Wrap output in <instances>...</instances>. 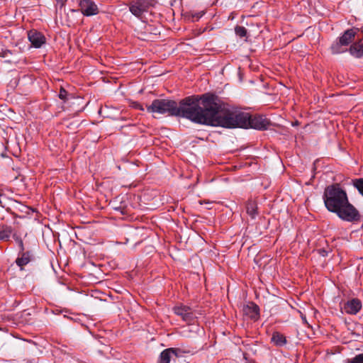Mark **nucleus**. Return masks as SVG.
<instances>
[{
	"instance_id": "obj_6",
	"label": "nucleus",
	"mask_w": 363,
	"mask_h": 363,
	"mask_svg": "<svg viewBox=\"0 0 363 363\" xmlns=\"http://www.w3.org/2000/svg\"><path fill=\"white\" fill-rule=\"evenodd\" d=\"M174 313L180 316L184 321L189 322L194 318V313L191 308L186 306H177L174 307Z\"/></svg>"
},
{
	"instance_id": "obj_10",
	"label": "nucleus",
	"mask_w": 363,
	"mask_h": 363,
	"mask_svg": "<svg viewBox=\"0 0 363 363\" xmlns=\"http://www.w3.org/2000/svg\"><path fill=\"white\" fill-rule=\"evenodd\" d=\"M362 308V303L359 300L353 298L349 301L344 306V310L347 313L356 314Z\"/></svg>"
},
{
	"instance_id": "obj_11",
	"label": "nucleus",
	"mask_w": 363,
	"mask_h": 363,
	"mask_svg": "<svg viewBox=\"0 0 363 363\" xmlns=\"http://www.w3.org/2000/svg\"><path fill=\"white\" fill-rule=\"evenodd\" d=\"M177 350L174 348H168L163 350L159 357L158 363H169L170 360L177 357Z\"/></svg>"
},
{
	"instance_id": "obj_24",
	"label": "nucleus",
	"mask_w": 363,
	"mask_h": 363,
	"mask_svg": "<svg viewBox=\"0 0 363 363\" xmlns=\"http://www.w3.org/2000/svg\"><path fill=\"white\" fill-rule=\"evenodd\" d=\"M135 107L136 108H138V109L142 110V111H143V110H144V108L142 107V106H141L140 104H135Z\"/></svg>"
},
{
	"instance_id": "obj_22",
	"label": "nucleus",
	"mask_w": 363,
	"mask_h": 363,
	"mask_svg": "<svg viewBox=\"0 0 363 363\" xmlns=\"http://www.w3.org/2000/svg\"><path fill=\"white\" fill-rule=\"evenodd\" d=\"M67 91L63 89V88H61L60 89V93H59V97L60 99L63 100V101H66L67 99Z\"/></svg>"
},
{
	"instance_id": "obj_17",
	"label": "nucleus",
	"mask_w": 363,
	"mask_h": 363,
	"mask_svg": "<svg viewBox=\"0 0 363 363\" xmlns=\"http://www.w3.org/2000/svg\"><path fill=\"white\" fill-rule=\"evenodd\" d=\"M30 261V257L28 254H23L21 258L16 259V263L18 266L23 267L27 264Z\"/></svg>"
},
{
	"instance_id": "obj_8",
	"label": "nucleus",
	"mask_w": 363,
	"mask_h": 363,
	"mask_svg": "<svg viewBox=\"0 0 363 363\" xmlns=\"http://www.w3.org/2000/svg\"><path fill=\"white\" fill-rule=\"evenodd\" d=\"M249 128L262 130L266 129L269 123V121L262 116L251 117L249 116Z\"/></svg>"
},
{
	"instance_id": "obj_16",
	"label": "nucleus",
	"mask_w": 363,
	"mask_h": 363,
	"mask_svg": "<svg viewBox=\"0 0 363 363\" xmlns=\"http://www.w3.org/2000/svg\"><path fill=\"white\" fill-rule=\"evenodd\" d=\"M247 212L253 218L257 215V206L255 203L250 202L247 205Z\"/></svg>"
},
{
	"instance_id": "obj_13",
	"label": "nucleus",
	"mask_w": 363,
	"mask_h": 363,
	"mask_svg": "<svg viewBox=\"0 0 363 363\" xmlns=\"http://www.w3.org/2000/svg\"><path fill=\"white\" fill-rule=\"evenodd\" d=\"M271 341L276 346H279V347H281L286 343V340L285 336L278 332L273 333L272 338H271Z\"/></svg>"
},
{
	"instance_id": "obj_1",
	"label": "nucleus",
	"mask_w": 363,
	"mask_h": 363,
	"mask_svg": "<svg viewBox=\"0 0 363 363\" xmlns=\"http://www.w3.org/2000/svg\"><path fill=\"white\" fill-rule=\"evenodd\" d=\"M201 109L199 124L228 128H249L248 113L226 106L213 95H202Z\"/></svg>"
},
{
	"instance_id": "obj_12",
	"label": "nucleus",
	"mask_w": 363,
	"mask_h": 363,
	"mask_svg": "<svg viewBox=\"0 0 363 363\" xmlns=\"http://www.w3.org/2000/svg\"><path fill=\"white\" fill-rule=\"evenodd\" d=\"M244 313L252 318H256L259 314V308L255 304L250 303L243 308Z\"/></svg>"
},
{
	"instance_id": "obj_2",
	"label": "nucleus",
	"mask_w": 363,
	"mask_h": 363,
	"mask_svg": "<svg viewBox=\"0 0 363 363\" xmlns=\"http://www.w3.org/2000/svg\"><path fill=\"white\" fill-rule=\"evenodd\" d=\"M202 96H189L177 106L176 101L169 99H155L146 106L148 113L155 114H169L187 118L194 123H199L200 111H201Z\"/></svg>"
},
{
	"instance_id": "obj_14",
	"label": "nucleus",
	"mask_w": 363,
	"mask_h": 363,
	"mask_svg": "<svg viewBox=\"0 0 363 363\" xmlns=\"http://www.w3.org/2000/svg\"><path fill=\"white\" fill-rule=\"evenodd\" d=\"M350 53L357 57L363 56V44L354 43L350 48Z\"/></svg>"
},
{
	"instance_id": "obj_19",
	"label": "nucleus",
	"mask_w": 363,
	"mask_h": 363,
	"mask_svg": "<svg viewBox=\"0 0 363 363\" xmlns=\"http://www.w3.org/2000/svg\"><path fill=\"white\" fill-rule=\"evenodd\" d=\"M235 33L240 37H245L247 34V30L242 26H237L235 28Z\"/></svg>"
},
{
	"instance_id": "obj_4",
	"label": "nucleus",
	"mask_w": 363,
	"mask_h": 363,
	"mask_svg": "<svg viewBox=\"0 0 363 363\" xmlns=\"http://www.w3.org/2000/svg\"><path fill=\"white\" fill-rule=\"evenodd\" d=\"M356 30L354 29L347 30L339 38V40L332 45V52L339 54L345 52L347 50L345 47L354 40Z\"/></svg>"
},
{
	"instance_id": "obj_5",
	"label": "nucleus",
	"mask_w": 363,
	"mask_h": 363,
	"mask_svg": "<svg viewBox=\"0 0 363 363\" xmlns=\"http://www.w3.org/2000/svg\"><path fill=\"white\" fill-rule=\"evenodd\" d=\"M155 0H135L129 4V10L133 15L140 17L144 13L147 12L150 8L154 6Z\"/></svg>"
},
{
	"instance_id": "obj_23",
	"label": "nucleus",
	"mask_w": 363,
	"mask_h": 363,
	"mask_svg": "<svg viewBox=\"0 0 363 363\" xmlns=\"http://www.w3.org/2000/svg\"><path fill=\"white\" fill-rule=\"evenodd\" d=\"M57 4H60L61 6H62L65 2L67 1V0H55Z\"/></svg>"
},
{
	"instance_id": "obj_21",
	"label": "nucleus",
	"mask_w": 363,
	"mask_h": 363,
	"mask_svg": "<svg viewBox=\"0 0 363 363\" xmlns=\"http://www.w3.org/2000/svg\"><path fill=\"white\" fill-rule=\"evenodd\" d=\"M13 237L15 239V240L16 241V242L18 243L21 250L23 251L24 250V247H23V243L22 240L18 235H16V234H14L13 235Z\"/></svg>"
},
{
	"instance_id": "obj_7",
	"label": "nucleus",
	"mask_w": 363,
	"mask_h": 363,
	"mask_svg": "<svg viewBox=\"0 0 363 363\" xmlns=\"http://www.w3.org/2000/svg\"><path fill=\"white\" fill-rule=\"evenodd\" d=\"M82 13L85 16H92L98 13L97 6L90 0H82L79 4Z\"/></svg>"
},
{
	"instance_id": "obj_25",
	"label": "nucleus",
	"mask_w": 363,
	"mask_h": 363,
	"mask_svg": "<svg viewBox=\"0 0 363 363\" xmlns=\"http://www.w3.org/2000/svg\"><path fill=\"white\" fill-rule=\"evenodd\" d=\"M301 318H302V320H303L305 323H307V320H306V316H303V315H301Z\"/></svg>"
},
{
	"instance_id": "obj_9",
	"label": "nucleus",
	"mask_w": 363,
	"mask_h": 363,
	"mask_svg": "<svg viewBox=\"0 0 363 363\" xmlns=\"http://www.w3.org/2000/svg\"><path fill=\"white\" fill-rule=\"evenodd\" d=\"M28 38L32 45L36 48H40L45 43V36L35 30L28 33Z\"/></svg>"
},
{
	"instance_id": "obj_20",
	"label": "nucleus",
	"mask_w": 363,
	"mask_h": 363,
	"mask_svg": "<svg viewBox=\"0 0 363 363\" xmlns=\"http://www.w3.org/2000/svg\"><path fill=\"white\" fill-rule=\"evenodd\" d=\"M348 363H363V353L356 355L354 357L350 359Z\"/></svg>"
},
{
	"instance_id": "obj_18",
	"label": "nucleus",
	"mask_w": 363,
	"mask_h": 363,
	"mask_svg": "<svg viewBox=\"0 0 363 363\" xmlns=\"http://www.w3.org/2000/svg\"><path fill=\"white\" fill-rule=\"evenodd\" d=\"M352 184L359 192L363 196V178L352 180Z\"/></svg>"
},
{
	"instance_id": "obj_15",
	"label": "nucleus",
	"mask_w": 363,
	"mask_h": 363,
	"mask_svg": "<svg viewBox=\"0 0 363 363\" xmlns=\"http://www.w3.org/2000/svg\"><path fill=\"white\" fill-rule=\"evenodd\" d=\"M12 233V229L9 226H0V240H7Z\"/></svg>"
},
{
	"instance_id": "obj_3",
	"label": "nucleus",
	"mask_w": 363,
	"mask_h": 363,
	"mask_svg": "<svg viewBox=\"0 0 363 363\" xmlns=\"http://www.w3.org/2000/svg\"><path fill=\"white\" fill-rule=\"evenodd\" d=\"M326 208L346 221H354L359 218L357 209L349 202L346 191L340 184H335L327 186L323 194Z\"/></svg>"
}]
</instances>
